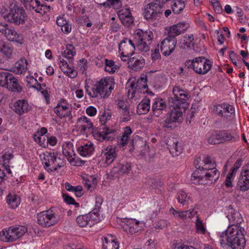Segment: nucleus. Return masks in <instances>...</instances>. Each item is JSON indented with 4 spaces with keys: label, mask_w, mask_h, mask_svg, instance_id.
I'll use <instances>...</instances> for the list:
<instances>
[{
    "label": "nucleus",
    "mask_w": 249,
    "mask_h": 249,
    "mask_svg": "<svg viewBox=\"0 0 249 249\" xmlns=\"http://www.w3.org/2000/svg\"><path fill=\"white\" fill-rule=\"evenodd\" d=\"M234 176V175L231 174L230 172H229L225 181V184L227 188H229L232 186V182L233 180Z\"/></svg>",
    "instance_id": "obj_53"
},
{
    "label": "nucleus",
    "mask_w": 249,
    "mask_h": 249,
    "mask_svg": "<svg viewBox=\"0 0 249 249\" xmlns=\"http://www.w3.org/2000/svg\"><path fill=\"white\" fill-rule=\"evenodd\" d=\"M54 112L60 118L68 116L71 111L66 100L61 99L54 108Z\"/></svg>",
    "instance_id": "obj_18"
},
{
    "label": "nucleus",
    "mask_w": 249,
    "mask_h": 249,
    "mask_svg": "<svg viewBox=\"0 0 249 249\" xmlns=\"http://www.w3.org/2000/svg\"><path fill=\"white\" fill-rule=\"evenodd\" d=\"M37 221L41 226L49 227L56 224L57 222V219L52 211L49 210L38 213Z\"/></svg>",
    "instance_id": "obj_12"
},
{
    "label": "nucleus",
    "mask_w": 249,
    "mask_h": 249,
    "mask_svg": "<svg viewBox=\"0 0 249 249\" xmlns=\"http://www.w3.org/2000/svg\"><path fill=\"white\" fill-rule=\"evenodd\" d=\"M176 25L181 34L184 33L190 26L189 24L186 22H180Z\"/></svg>",
    "instance_id": "obj_51"
},
{
    "label": "nucleus",
    "mask_w": 249,
    "mask_h": 249,
    "mask_svg": "<svg viewBox=\"0 0 249 249\" xmlns=\"http://www.w3.org/2000/svg\"><path fill=\"white\" fill-rule=\"evenodd\" d=\"M243 231L244 229H242L240 226L229 227L225 232H223L220 236L221 245H228L233 249H244L246 240Z\"/></svg>",
    "instance_id": "obj_4"
},
{
    "label": "nucleus",
    "mask_w": 249,
    "mask_h": 249,
    "mask_svg": "<svg viewBox=\"0 0 249 249\" xmlns=\"http://www.w3.org/2000/svg\"><path fill=\"white\" fill-rule=\"evenodd\" d=\"M76 222L81 227H85L87 226L91 227L94 224V221L91 219L89 214L78 216L76 218Z\"/></svg>",
    "instance_id": "obj_24"
},
{
    "label": "nucleus",
    "mask_w": 249,
    "mask_h": 249,
    "mask_svg": "<svg viewBox=\"0 0 249 249\" xmlns=\"http://www.w3.org/2000/svg\"><path fill=\"white\" fill-rule=\"evenodd\" d=\"M1 14L5 21L16 25L24 24L27 19V14L24 9L18 7L16 4H10L9 9L1 11Z\"/></svg>",
    "instance_id": "obj_5"
},
{
    "label": "nucleus",
    "mask_w": 249,
    "mask_h": 249,
    "mask_svg": "<svg viewBox=\"0 0 249 249\" xmlns=\"http://www.w3.org/2000/svg\"><path fill=\"white\" fill-rule=\"evenodd\" d=\"M165 142L170 154L173 156H177L182 152V148L181 145H178V141L176 138L169 137Z\"/></svg>",
    "instance_id": "obj_16"
},
{
    "label": "nucleus",
    "mask_w": 249,
    "mask_h": 249,
    "mask_svg": "<svg viewBox=\"0 0 249 249\" xmlns=\"http://www.w3.org/2000/svg\"><path fill=\"white\" fill-rule=\"evenodd\" d=\"M94 148L92 143L86 144L78 147L77 150L79 154L83 156H89L92 154L94 151Z\"/></svg>",
    "instance_id": "obj_34"
},
{
    "label": "nucleus",
    "mask_w": 249,
    "mask_h": 249,
    "mask_svg": "<svg viewBox=\"0 0 249 249\" xmlns=\"http://www.w3.org/2000/svg\"><path fill=\"white\" fill-rule=\"evenodd\" d=\"M115 172H117L119 174H127L131 170V165L130 163L125 162L124 163H118L116 166L114 167Z\"/></svg>",
    "instance_id": "obj_35"
},
{
    "label": "nucleus",
    "mask_w": 249,
    "mask_h": 249,
    "mask_svg": "<svg viewBox=\"0 0 249 249\" xmlns=\"http://www.w3.org/2000/svg\"><path fill=\"white\" fill-rule=\"evenodd\" d=\"M14 110L18 114L27 112L30 110V107L27 102L24 100H18L14 104Z\"/></svg>",
    "instance_id": "obj_26"
},
{
    "label": "nucleus",
    "mask_w": 249,
    "mask_h": 249,
    "mask_svg": "<svg viewBox=\"0 0 249 249\" xmlns=\"http://www.w3.org/2000/svg\"><path fill=\"white\" fill-rule=\"evenodd\" d=\"M101 5L106 7L113 6L114 8L119 9L121 6L122 4L121 0H107L106 2L101 3Z\"/></svg>",
    "instance_id": "obj_48"
},
{
    "label": "nucleus",
    "mask_w": 249,
    "mask_h": 249,
    "mask_svg": "<svg viewBox=\"0 0 249 249\" xmlns=\"http://www.w3.org/2000/svg\"><path fill=\"white\" fill-rule=\"evenodd\" d=\"M222 138L221 132L212 133L208 139V142L211 144H217L222 142Z\"/></svg>",
    "instance_id": "obj_38"
},
{
    "label": "nucleus",
    "mask_w": 249,
    "mask_h": 249,
    "mask_svg": "<svg viewBox=\"0 0 249 249\" xmlns=\"http://www.w3.org/2000/svg\"><path fill=\"white\" fill-rule=\"evenodd\" d=\"M127 63L129 68L137 71H139L143 67L145 64V60L142 57L139 58L134 57L129 58Z\"/></svg>",
    "instance_id": "obj_23"
},
{
    "label": "nucleus",
    "mask_w": 249,
    "mask_h": 249,
    "mask_svg": "<svg viewBox=\"0 0 249 249\" xmlns=\"http://www.w3.org/2000/svg\"><path fill=\"white\" fill-rule=\"evenodd\" d=\"M237 188L241 191L245 192L249 189V176L240 174L237 184Z\"/></svg>",
    "instance_id": "obj_25"
},
{
    "label": "nucleus",
    "mask_w": 249,
    "mask_h": 249,
    "mask_svg": "<svg viewBox=\"0 0 249 249\" xmlns=\"http://www.w3.org/2000/svg\"><path fill=\"white\" fill-rule=\"evenodd\" d=\"M194 40L193 35H186L181 39L179 45L180 47L183 49L190 48L191 45Z\"/></svg>",
    "instance_id": "obj_36"
},
{
    "label": "nucleus",
    "mask_w": 249,
    "mask_h": 249,
    "mask_svg": "<svg viewBox=\"0 0 249 249\" xmlns=\"http://www.w3.org/2000/svg\"><path fill=\"white\" fill-rule=\"evenodd\" d=\"M36 8L35 9V11L36 13H40V14H44L46 12V10L50 9V6H47L44 3H41L38 0H36Z\"/></svg>",
    "instance_id": "obj_47"
},
{
    "label": "nucleus",
    "mask_w": 249,
    "mask_h": 249,
    "mask_svg": "<svg viewBox=\"0 0 249 249\" xmlns=\"http://www.w3.org/2000/svg\"><path fill=\"white\" fill-rule=\"evenodd\" d=\"M27 231V228L24 226H12L2 231L0 239L3 242H13L22 237Z\"/></svg>",
    "instance_id": "obj_10"
},
{
    "label": "nucleus",
    "mask_w": 249,
    "mask_h": 249,
    "mask_svg": "<svg viewBox=\"0 0 249 249\" xmlns=\"http://www.w3.org/2000/svg\"><path fill=\"white\" fill-rule=\"evenodd\" d=\"M121 114V121L122 122H126L130 120V115L128 110V107L125 106L124 109L120 110Z\"/></svg>",
    "instance_id": "obj_44"
},
{
    "label": "nucleus",
    "mask_w": 249,
    "mask_h": 249,
    "mask_svg": "<svg viewBox=\"0 0 249 249\" xmlns=\"http://www.w3.org/2000/svg\"><path fill=\"white\" fill-rule=\"evenodd\" d=\"M76 127L81 134H86L92 131L93 124L87 117L82 116L78 119Z\"/></svg>",
    "instance_id": "obj_14"
},
{
    "label": "nucleus",
    "mask_w": 249,
    "mask_h": 249,
    "mask_svg": "<svg viewBox=\"0 0 249 249\" xmlns=\"http://www.w3.org/2000/svg\"><path fill=\"white\" fill-rule=\"evenodd\" d=\"M8 25L6 23H0V33L5 35L8 29Z\"/></svg>",
    "instance_id": "obj_62"
},
{
    "label": "nucleus",
    "mask_w": 249,
    "mask_h": 249,
    "mask_svg": "<svg viewBox=\"0 0 249 249\" xmlns=\"http://www.w3.org/2000/svg\"><path fill=\"white\" fill-rule=\"evenodd\" d=\"M151 58L153 61H155L160 58V54L159 48H155L154 51L151 50Z\"/></svg>",
    "instance_id": "obj_54"
},
{
    "label": "nucleus",
    "mask_w": 249,
    "mask_h": 249,
    "mask_svg": "<svg viewBox=\"0 0 249 249\" xmlns=\"http://www.w3.org/2000/svg\"><path fill=\"white\" fill-rule=\"evenodd\" d=\"M114 83L111 79H101L90 88L91 93L89 95L91 97H96L98 95L102 98L108 97L114 88Z\"/></svg>",
    "instance_id": "obj_7"
},
{
    "label": "nucleus",
    "mask_w": 249,
    "mask_h": 249,
    "mask_svg": "<svg viewBox=\"0 0 249 249\" xmlns=\"http://www.w3.org/2000/svg\"><path fill=\"white\" fill-rule=\"evenodd\" d=\"M243 160L241 159H238L233 164V166L230 170L229 172L235 175L238 169L241 167Z\"/></svg>",
    "instance_id": "obj_50"
},
{
    "label": "nucleus",
    "mask_w": 249,
    "mask_h": 249,
    "mask_svg": "<svg viewBox=\"0 0 249 249\" xmlns=\"http://www.w3.org/2000/svg\"><path fill=\"white\" fill-rule=\"evenodd\" d=\"M47 136L45 135H40L39 141L38 142L40 145L46 147L47 146Z\"/></svg>",
    "instance_id": "obj_56"
},
{
    "label": "nucleus",
    "mask_w": 249,
    "mask_h": 249,
    "mask_svg": "<svg viewBox=\"0 0 249 249\" xmlns=\"http://www.w3.org/2000/svg\"><path fill=\"white\" fill-rule=\"evenodd\" d=\"M196 232L198 234H204L206 232V229L202 221H201L197 215L196 216Z\"/></svg>",
    "instance_id": "obj_49"
},
{
    "label": "nucleus",
    "mask_w": 249,
    "mask_h": 249,
    "mask_svg": "<svg viewBox=\"0 0 249 249\" xmlns=\"http://www.w3.org/2000/svg\"><path fill=\"white\" fill-rule=\"evenodd\" d=\"M13 157V155L10 153H5L2 155V158L3 160V165L9 164V160Z\"/></svg>",
    "instance_id": "obj_59"
},
{
    "label": "nucleus",
    "mask_w": 249,
    "mask_h": 249,
    "mask_svg": "<svg viewBox=\"0 0 249 249\" xmlns=\"http://www.w3.org/2000/svg\"><path fill=\"white\" fill-rule=\"evenodd\" d=\"M12 74L7 72H0V86L6 88L8 83L11 78Z\"/></svg>",
    "instance_id": "obj_39"
},
{
    "label": "nucleus",
    "mask_w": 249,
    "mask_h": 249,
    "mask_svg": "<svg viewBox=\"0 0 249 249\" xmlns=\"http://www.w3.org/2000/svg\"><path fill=\"white\" fill-rule=\"evenodd\" d=\"M73 192L77 197H81L84 194V191L81 186L78 185L75 186Z\"/></svg>",
    "instance_id": "obj_57"
},
{
    "label": "nucleus",
    "mask_w": 249,
    "mask_h": 249,
    "mask_svg": "<svg viewBox=\"0 0 249 249\" xmlns=\"http://www.w3.org/2000/svg\"><path fill=\"white\" fill-rule=\"evenodd\" d=\"M194 163L196 170L192 174L191 180L195 184H207L215 182L220 173L216 168V163L209 156L196 159Z\"/></svg>",
    "instance_id": "obj_2"
},
{
    "label": "nucleus",
    "mask_w": 249,
    "mask_h": 249,
    "mask_svg": "<svg viewBox=\"0 0 249 249\" xmlns=\"http://www.w3.org/2000/svg\"><path fill=\"white\" fill-rule=\"evenodd\" d=\"M44 158L43 160V163L44 165L45 168L48 167L51 165H54L51 169L52 170H56L58 168H60L61 166L59 164H57V166H55V161L56 160V155L54 153H48L44 154Z\"/></svg>",
    "instance_id": "obj_21"
},
{
    "label": "nucleus",
    "mask_w": 249,
    "mask_h": 249,
    "mask_svg": "<svg viewBox=\"0 0 249 249\" xmlns=\"http://www.w3.org/2000/svg\"><path fill=\"white\" fill-rule=\"evenodd\" d=\"M96 109L90 106L86 109V113L90 116H94L96 114Z\"/></svg>",
    "instance_id": "obj_60"
},
{
    "label": "nucleus",
    "mask_w": 249,
    "mask_h": 249,
    "mask_svg": "<svg viewBox=\"0 0 249 249\" xmlns=\"http://www.w3.org/2000/svg\"><path fill=\"white\" fill-rule=\"evenodd\" d=\"M177 199L178 202L183 205H187L192 201L190 198L184 192H181L178 195Z\"/></svg>",
    "instance_id": "obj_42"
},
{
    "label": "nucleus",
    "mask_w": 249,
    "mask_h": 249,
    "mask_svg": "<svg viewBox=\"0 0 249 249\" xmlns=\"http://www.w3.org/2000/svg\"><path fill=\"white\" fill-rule=\"evenodd\" d=\"M166 108L165 102L161 99H157L153 104L152 111L154 115L159 117L161 115Z\"/></svg>",
    "instance_id": "obj_22"
},
{
    "label": "nucleus",
    "mask_w": 249,
    "mask_h": 249,
    "mask_svg": "<svg viewBox=\"0 0 249 249\" xmlns=\"http://www.w3.org/2000/svg\"><path fill=\"white\" fill-rule=\"evenodd\" d=\"M73 161H74V163H73V165L78 166H81L85 163V161L84 160H83L78 158L72 159V160L70 161V162L72 163H73Z\"/></svg>",
    "instance_id": "obj_61"
},
{
    "label": "nucleus",
    "mask_w": 249,
    "mask_h": 249,
    "mask_svg": "<svg viewBox=\"0 0 249 249\" xmlns=\"http://www.w3.org/2000/svg\"><path fill=\"white\" fill-rule=\"evenodd\" d=\"M177 44V39H172L167 36L161 42L160 50L162 54L168 56L175 50Z\"/></svg>",
    "instance_id": "obj_15"
},
{
    "label": "nucleus",
    "mask_w": 249,
    "mask_h": 249,
    "mask_svg": "<svg viewBox=\"0 0 249 249\" xmlns=\"http://www.w3.org/2000/svg\"><path fill=\"white\" fill-rule=\"evenodd\" d=\"M197 214V211L195 210H189L188 211H181V219L183 220H187L191 219L195 215Z\"/></svg>",
    "instance_id": "obj_45"
},
{
    "label": "nucleus",
    "mask_w": 249,
    "mask_h": 249,
    "mask_svg": "<svg viewBox=\"0 0 249 249\" xmlns=\"http://www.w3.org/2000/svg\"><path fill=\"white\" fill-rule=\"evenodd\" d=\"M180 31H179L178 26L176 24L173 25L170 27L168 36L171 37L172 39H176V36L181 35Z\"/></svg>",
    "instance_id": "obj_46"
},
{
    "label": "nucleus",
    "mask_w": 249,
    "mask_h": 249,
    "mask_svg": "<svg viewBox=\"0 0 249 249\" xmlns=\"http://www.w3.org/2000/svg\"><path fill=\"white\" fill-rule=\"evenodd\" d=\"M139 221H137L135 219H127L122 227L127 233L133 234L139 230Z\"/></svg>",
    "instance_id": "obj_19"
},
{
    "label": "nucleus",
    "mask_w": 249,
    "mask_h": 249,
    "mask_svg": "<svg viewBox=\"0 0 249 249\" xmlns=\"http://www.w3.org/2000/svg\"><path fill=\"white\" fill-rule=\"evenodd\" d=\"M6 202L11 208H16L20 203V197L16 194L10 193L6 197Z\"/></svg>",
    "instance_id": "obj_32"
},
{
    "label": "nucleus",
    "mask_w": 249,
    "mask_h": 249,
    "mask_svg": "<svg viewBox=\"0 0 249 249\" xmlns=\"http://www.w3.org/2000/svg\"><path fill=\"white\" fill-rule=\"evenodd\" d=\"M27 61L26 59H21L19 61L16 63L15 67L9 71L16 74H21L25 71L27 69Z\"/></svg>",
    "instance_id": "obj_28"
},
{
    "label": "nucleus",
    "mask_w": 249,
    "mask_h": 249,
    "mask_svg": "<svg viewBox=\"0 0 249 249\" xmlns=\"http://www.w3.org/2000/svg\"><path fill=\"white\" fill-rule=\"evenodd\" d=\"M213 110L216 114L228 120L232 119L235 114L233 107L226 104L216 105L213 107Z\"/></svg>",
    "instance_id": "obj_11"
},
{
    "label": "nucleus",
    "mask_w": 249,
    "mask_h": 249,
    "mask_svg": "<svg viewBox=\"0 0 249 249\" xmlns=\"http://www.w3.org/2000/svg\"><path fill=\"white\" fill-rule=\"evenodd\" d=\"M110 115L109 113L104 111L100 118V122L101 125L99 130L96 133V135L100 141H112L115 136V130L113 129H110L105 125V123L107 120H109Z\"/></svg>",
    "instance_id": "obj_9"
},
{
    "label": "nucleus",
    "mask_w": 249,
    "mask_h": 249,
    "mask_svg": "<svg viewBox=\"0 0 249 249\" xmlns=\"http://www.w3.org/2000/svg\"><path fill=\"white\" fill-rule=\"evenodd\" d=\"M105 241L103 244V249H119V244L113 239L108 241L107 238H105Z\"/></svg>",
    "instance_id": "obj_43"
},
{
    "label": "nucleus",
    "mask_w": 249,
    "mask_h": 249,
    "mask_svg": "<svg viewBox=\"0 0 249 249\" xmlns=\"http://www.w3.org/2000/svg\"><path fill=\"white\" fill-rule=\"evenodd\" d=\"M120 18L122 20L123 24L126 26H129L133 23V18L130 15L131 13L128 10L125 11L124 13L123 11H120Z\"/></svg>",
    "instance_id": "obj_33"
},
{
    "label": "nucleus",
    "mask_w": 249,
    "mask_h": 249,
    "mask_svg": "<svg viewBox=\"0 0 249 249\" xmlns=\"http://www.w3.org/2000/svg\"><path fill=\"white\" fill-rule=\"evenodd\" d=\"M175 249H196L192 246H188L186 245L182 246L179 244H174Z\"/></svg>",
    "instance_id": "obj_64"
},
{
    "label": "nucleus",
    "mask_w": 249,
    "mask_h": 249,
    "mask_svg": "<svg viewBox=\"0 0 249 249\" xmlns=\"http://www.w3.org/2000/svg\"><path fill=\"white\" fill-rule=\"evenodd\" d=\"M132 131L129 126H126L124 128V131L121 137L120 141L118 142L123 146L126 145L127 143L129 135L132 133Z\"/></svg>",
    "instance_id": "obj_40"
},
{
    "label": "nucleus",
    "mask_w": 249,
    "mask_h": 249,
    "mask_svg": "<svg viewBox=\"0 0 249 249\" xmlns=\"http://www.w3.org/2000/svg\"><path fill=\"white\" fill-rule=\"evenodd\" d=\"M4 36L11 41L17 42L20 44L23 43V39L22 36L13 29L8 28Z\"/></svg>",
    "instance_id": "obj_27"
},
{
    "label": "nucleus",
    "mask_w": 249,
    "mask_h": 249,
    "mask_svg": "<svg viewBox=\"0 0 249 249\" xmlns=\"http://www.w3.org/2000/svg\"><path fill=\"white\" fill-rule=\"evenodd\" d=\"M101 157L105 160V163L109 165L111 164L117 157V153L115 148L109 145L102 150Z\"/></svg>",
    "instance_id": "obj_17"
},
{
    "label": "nucleus",
    "mask_w": 249,
    "mask_h": 249,
    "mask_svg": "<svg viewBox=\"0 0 249 249\" xmlns=\"http://www.w3.org/2000/svg\"><path fill=\"white\" fill-rule=\"evenodd\" d=\"M146 79L142 78L140 80H139L136 83V86L137 87H139V89H140L141 87L143 89H145L147 88L148 86L147 85V84L146 83Z\"/></svg>",
    "instance_id": "obj_55"
},
{
    "label": "nucleus",
    "mask_w": 249,
    "mask_h": 249,
    "mask_svg": "<svg viewBox=\"0 0 249 249\" xmlns=\"http://www.w3.org/2000/svg\"><path fill=\"white\" fill-rule=\"evenodd\" d=\"M187 0H173L171 5L172 10L175 14H179L184 9Z\"/></svg>",
    "instance_id": "obj_30"
},
{
    "label": "nucleus",
    "mask_w": 249,
    "mask_h": 249,
    "mask_svg": "<svg viewBox=\"0 0 249 249\" xmlns=\"http://www.w3.org/2000/svg\"><path fill=\"white\" fill-rule=\"evenodd\" d=\"M163 5L160 0H154L153 1L145 5L143 15L147 21H154L159 20L163 13Z\"/></svg>",
    "instance_id": "obj_8"
},
{
    "label": "nucleus",
    "mask_w": 249,
    "mask_h": 249,
    "mask_svg": "<svg viewBox=\"0 0 249 249\" xmlns=\"http://www.w3.org/2000/svg\"><path fill=\"white\" fill-rule=\"evenodd\" d=\"M241 174L246 175L247 176H249V162L247 163L242 168Z\"/></svg>",
    "instance_id": "obj_63"
},
{
    "label": "nucleus",
    "mask_w": 249,
    "mask_h": 249,
    "mask_svg": "<svg viewBox=\"0 0 249 249\" xmlns=\"http://www.w3.org/2000/svg\"><path fill=\"white\" fill-rule=\"evenodd\" d=\"M75 53V49L74 46L71 44H68L66 46V50L62 53V56L67 58L68 62L65 60L61 56H59L60 69L71 78H75L77 75V71L74 70L71 65L73 61V57Z\"/></svg>",
    "instance_id": "obj_6"
},
{
    "label": "nucleus",
    "mask_w": 249,
    "mask_h": 249,
    "mask_svg": "<svg viewBox=\"0 0 249 249\" xmlns=\"http://www.w3.org/2000/svg\"><path fill=\"white\" fill-rule=\"evenodd\" d=\"M63 198L65 202L69 204H73L76 207H78L79 205L78 203L75 202L74 199L71 196L67 194H63Z\"/></svg>",
    "instance_id": "obj_52"
},
{
    "label": "nucleus",
    "mask_w": 249,
    "mask_h": 249,
    "mask_svg": "<svg viewBox=\"0 0 249 249\" xmlns=\"http://www.w3.org/2000/svg\"><path fill=\"white\" fill-rule=\"evenodd\" d=\"M150 102L149 98L142 100L137 106L138 112L140 114L147 113L150 109Z\"/></svg>",
    "instance_id": "obj_37"
},
{
    "label": "nucleus",
    "mask_w": 249,
    "mask_h": 249,
    "mask_svg": "<svg viewBox=\"0 0 249 249\" xmlns=\"http://www.w3.org/2000/svg\"><path fill=\"white\" fill-rule=\"evenodd\" d=\"M196 65L195 71L199 74L207 73L212 68V63L210 60L206 59L204 57L200 56L195 58Z\"/></svg>",
    "instance_id": "obj_13"
},
{
    "label": "nucleus",
    "mask_w": 249,
    "mask_h": 249,
    "mask_svg": "<svg viewBox=\"0 0 249 249\" xmlns=\"http://www.w3.org/2000/svg\"><path fill=\"white\" fill-rule=\"evenodd\" d=\"M185 65L188 69H193L195 71V65H196L195 58L192 60L189 59L186 60Z\"/></svg>",
    "instance_id": "obj_58"
},
{
    "label": "nucleus",
    "mask_w": 249,
    "mask_h": 249,
    "mask_svg": "<svg viewBox=\"0 0 249 249\" xmlns=\"http://www.w3.org/2000/svg\"><path fill=\"white\" fill-rule=\"evenodd\" d=\"M221 134L222 139H223L222 141V143L225 142H234L239 139L238 136L233 135L231 133L226 131L221 132Z\"/></svg>",
    "instance_id": "obj_41"
},
{
    "label": "nucleus",
    "mask_w": 249,
    "mask_h": 249,
    "mask_svg": "<svg viewBox=\"0 0 249 249\" xmlns=\"http://www.w3.org/2000/svg\"><path fill=\"white\" fill-rule=\"evenodd\" d=\"M0 52L6 58L12 56L13 49L9 44L2 39H0Z\"/></svg>",
    "instance_id": "obj_29"
},
{
    "label": "nucleus",
    "mask_w": 249,
    "mask_h": 249,
    "mask_svg": "<svg viewBox=\"0 0 249 249\" xmlns=\"http://www.w3.org/2000/svg\"><path fill=\"white\" fill-rule=\"evenodd\" d=\"M6 88L9 91L17 92H20L22 89V87L19 85L18 80L13 75L9 81L8 85Z\"/></svg>",
    "instance_id": "obj_31"
},
{
    "label": "nucleus",
    "mask_w": 249,
    "mask_h": 249,
    "mask_svg": "<svg viewBox=\"0 0 249 249\" xmlns=\"http://www.w3.org/2000/svg\"><path fill=\"white\" fill-rule=\"evenodd\" d=\"M172 92L174 97L169 98L170 112L163 123V127L169 130L175 128L176 123L182 122L183 112L189 106L186 100L190 97L187 91L179 86L174 87Z\"/></svg>",
    "instance_id": "obj_1"
},
{
    "label": "nucleus",
    "mask_w": 249,
    "mask_h": 249,
    "mask_svg": "<svg viewBox=\"0 0 249 249\" xmlns=\"http://www.w3.org/2000/svg\"><path fill=\"white\" fill-rule=\"evenodd\" d=\"M229 212L227 216L231 223H232L231 226L237 225L240 224L243 221L242 217L239 212L233 209L232 206L230 205L229 206Z\"/></svg>",
    "instance_id": "obj_20"
},
{
    "label": "nucleus",
    "mask_w": 249,
    "mask_h": 249,
    "mask_svg": "<svg viewBox=\"0 0 249 249\" xmlns=\"http://www.w3.org/2000/svg\"><path fill=\"white\" fill-rule=\"evenodd\" d=\"M152 38L153 33L151 31L137 29L134 34L133 41L125 38L120 42L119 46L120 54L133 55L135 50V44L140 51L147 52L150 49L149 45L152 42Z\"/></svg>",
    "instance_id": "obj_3"
}]
</instances>
